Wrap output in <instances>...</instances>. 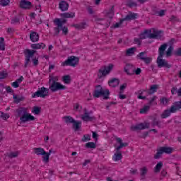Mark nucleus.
<instances>
[{
  "label": "nucleus",
  "instance_id": "nucleus-1",
  "mask_svg": "<svg viewBox=\"0 0 181 181\" xmlns=\"http://www.w3.org/2000/svg\"><path fill=\"white\" fill-rule=\"evenodd\" d=\"M168 49V44L164 43L160 46L158 48V57L157 58L156 63L158 64V67L160 69L162 67H165V69H170L172 67V65L168 62H166V59H163V56H165V52Z\"/></svg>",
  "mask_w": 181,
  "mask_h": 181
},
{
  "label": "nucleus",
  "instance_id": "nucleus-2",
  "mask_svg": "<svg viewBox=\"0 0 181 181\" xmlns=\"http://www.w3.org/2000/svg\"><path fill=\"white\" fill-rule=\"evenodd\" d=\"M95 88L93 92V97L95 98H100L101 95L103 96V100H108L110 98V90L103 88L101 85H97Z\"/></svg>",
  "mask_w": 181,
  "mask_h": 181
},
{
  "label": "nucleus",
  "instance_id": "nucleus-3",
  "mask_svg": "<svg viewBox=\"0 0 181 181\" xmlns=\"http://www.w3.org/2000/svg\"><path fill=\"white\" fill-rule=\"evenodd\" d=\"M112 69H114L113 64H109L108 66H104L98 70V78L100 79L103 77H105L107 74H110L111 71H112Z\"/></svg>",
  "mask_w": 181,
  "mask_h": 181
},
{
  "label": "nucleus",
  "instance_id": "nucleus-4",
  "mask_svg": "<svg viewBox=\"0 0 181 181\" xmlns=\"http://www.w3.org/2000/svg\"><path fill=\"white\" fill-rule=\"evenodd\" d=\"M78 62H80V59L78 57L71 56L68 57L67 59L62 63V66L63 67L66 66H70L71 67H76L78 64Z\"/></svg>",
  "mask_w": 181,
  "mask_h": 181
},
{
  "label": "nucleus",
  "instance_id": "nucleus-5",
  "mask_svg": "<svg viewBox=\"0 0 181 181\" xmlns=\"http://www.w3.org/2000/svg\"><path fill=\"white\" fill-rule=\"evenodd\" d=\"M54 23L57 25V27L54 28V36H59V35L60 34V28H62L64 23H67V20H61L60 18H55L54 20Z\"/></svg>",
  "mask_w": 181,
  "mask_h": 181
},
{
  "label": "nucleus",
  "instance_id": "nucleus-6",
  "mask_svg": "<svg viewBox=\"0 0 181 181\" xmlns=\"http://www.w3.org/2000/svg\"><path fill=\"white\" fill-rule=\"evenodd\" d=\"M49 95V88L45 87L39 88L37 91L32 95V98H36V97H40L41 98H45Z\"/></svg>",
  "mask_w": 181,
  "mask_h": 181
},
{
  "label": "nucleus",
  "instance_id": "nucleus-7",
  "mask_svg": "<svg viewBox=\"0 0 181 181\" xmlns=\"http://www.w3.org/2000/svg\"><path fill=\"white\" fill-rule=\"evenodd\" d=\"M36 50H30L28 49H26L24 51V54L25 56V62L24 64V67L25 69H26V67H28L29 63H30V58L33 57V56H35V53H36Z\"/></svg>",
  "mask_w": 181,
  "mask_h": 181
},
{
  "label": "nucleus",
  "instance_id": "nucleus-8",
  "mask_svg": "<svg viewBox=\"0 0 181 181\" xmlns=\"http://www.w3.org/2000/svg\"><path fill=\"white\" fill-rule=\"evenodd\" d=\"M49 90H51V91L52 93H56V91H59L60 90H66L67 88V87H66V86L62 85V83L57 82V83H52L51 84H49Z\"/></svg>",
  "mask_w": 181,
  "mask_h": 181
},
{
  "label": "nucleus",
  "instance_id": "nucleus-9",
  "mask_svg": "<svg viewBox=\"0 0 181 181\" xmlns=\"http://www.w3.org/2000/svg\"><path fill=\"white\" fill-rule=\"evenodd\" d=\"M136 59L144 62L145 64H151L152 62V57H146V52L139 53V54L136 55Z\"/></svg>",
  "mask_w": 181,
  "mask_h": 181
},
{
  "label": "nucleus",
  "instance_id": "nucleus-10",
  "mask_svg": "<svg viewBox=\"0 0 181 181\" xmlns=\"http://www.w3.org/2000/svg\"><path fill=\"white\" fill-rule=\"evenodd\" d=\"M176 108L175 106L172 105L170 110H165L161 115V118L165 119L168 118V117H170V114H175L176 112Z\"/></svg>",
  "mask_w": 181,
  "mask_h": 181
},
{
  "label": "nucleus",
  "instance_id": "nucleus-11",
  "mask_svg": "<svg viewBox=\"0 0 181 181\" xmlns=\"http://www.w3.org/2000/svg\"><path fill=\"white\" fill-rule=\"evenodd\" d=\"M20 121H21V122L23 123L28 122L29 121H35V117L30 115V113H28V112H26L25 115L20 117Z\"/></svg>",
  "mask_w": 181,
  "mask_h": 181
},
{
  "label": "nucleus",
  "instance_id": "nucleus-12",
  "mask_svg": "<svg viewBox=\"0 0 181 181\" xmlns=\"http://www.w3.org/2000/svg\"><path fill=\"white\" fill-rule=\"evenodd\" d=\"M132 131H139L141 129H148L149 128V123H140L136 126H132Z\"/></svg>",
  "mask_w": 181,
  "mask_h": 181
},
{
  "label": "nucleus",
  "instance_id": "nucleus-13",
  "mask_svg": "<svg viewBox=\"0 0 181 181\" xmlns=\"http://www.w3.org/2000/svg\"><path fill=\"white\" fill-rule=\"evenodd\" d=\"M83 111H84V114L81 117V119H83V121H86V122L95 121V117L94 116L90 117V115H88L86 108H85Z\"/></svg>",
  "mask_w": 181,
  "mask_h": 181
},
{
  "label": "nucleus",
  "instance_id": "nucleus-14",
  "mask_svg": "<svg viewBox=\"0 0 181 181\" xmlns=\"http://www.w3.org/2000/svg\"><path fill=\"white\" fill-rule=\"evenodd\" d=\"M20 8H21V9H30V8H32V2L28 0H21L20 2Z\"/></svg>",
  "mask_w": 181,
  "mask_h": 181
},
{
  "label": "nucleus",
  "instance_id": "nucleus-15",
  "mask_svg": "<svg viewBox=\"0 0 181 181\" xmlns=\"http://www.w3.org/2000/svg\"><path fill=\"white\" fill-rule=\"evenodd\" d=\"M161 33H163L162 30L153 31V33H150L148 35L149 39H160L162 37Z\"/></svg>",
  "mask_w": 181,
  "mask_h": 181
},
{
  "label": "nucleus",
  "instance_id": "nucleus-16",
  "mask_svg": "<svg viewBox=\"0 0 181 181\" xmlns=\"http://www.w3.org/2000/svg\"><path fill=\"white\" fill-rule=\"evenodd\" d=\"M116 141L117 144H119V146L115 148L116 152H119V150L122 149V148L128 146V143H123L122 139L119 137L116 138Z\"/></svg>",
  "mask_w": 181,
  "mask_h": 181
},
{
  "label": "nucleus",
  "instance_id": "nucleus-17",
  "mask_svg": "<svg viewBox=\"0 0 181 181\" xmlns=\"http://www.w3.org/2000/svg\"><path fill=\"white\" fill-rule=\"evenodd\" d=\"M138 18V13H132L129 12V14H127L125 18H123V21L125 22V21H135Z\"/></svg>",
  "mask_w": 181,
  "mask_h": 181
},
{
  "label": "nucleus",
  "instance_id": "nucleus-18",
  "mask_svg": "<svg viewBox=\"0 0 181 181\" xmlns=\"http://www.w3.org/2000/svg\"><path fill=\"white\" fill-rule=\"evenodd\" d=\"M27 112H28V110H26L25 107H21L18 109H16V118H19V117H23V115H25Z\"/></svg>",
  "mask_w": 181,
  "mask_h": 181
},
{
  "label": "nucleus",
  "instance_id": "nucleus-19",
  "mask_svg": "<svg viewBox=\"0 0 181 181\" xmlns=\"http://www.w3.org/2000/svg\"><path fill=\"white\" fill-rule=\"evenodd\" d=\"M108 84L110 87L115 88V87H118V86H119V79L117 78H113L108 81Z\"/></svg>",
  "mask_w": 181,
  "mask_h": 181
},
{
  "label": "nucleus",
  "instance_id": "nucleus-20",
  "mask_svg": "<svg viewBox=\"0 0 181 181\" xmlns=\"http://www.w3.org/2000/svg\"><path fill=\"white\" fill-rule=\"evenodd\" d=\"M59 9L62 12H66V11H69V3L66 1H61L59 2Z\"/></svg>",
  "mask_w": 181,
  "mask_h": 181
},
{
  "label": "nucleus",
  "instance_id": "nucleus-21",
  "mask_svg": "<svg viewBox=\"0 0 181 181\" xmlns=\"http://www.w3.org/2000/svg\"><path fill=\"white\" fill-rule=\"evenodd\" d=\"M72 124V128L75 132H77V131H80L81 129V121L75 120Z\"/></svg>",
  "mask_w": 181,
  "mask_h": 181
},
{
  "label": "nucleus",
  "instance_id": "nucleus-22",
  "mask_svg": "<svg viewBox=\"0 0 181 181\" xmlns=\"http://www.w3.org/2000/svg\"><path fill=\"white\" fill-rule=\"evenodd\" d=\"M39 34L36 32H32L30 34V39L31 40V42H33V43L36 42H39Z\"/></svg>",
  "mask_w": 181,
  "mask_h": 181
},
{
  "label": "nucleus",
  "instance_id": "nucleus-23",
  "mask_svg": "<svg viewBox=\"0 0 181 181\" xmlns=\"http://www.w3.org/2000/svg\"><path fill=\"white\" fill-rule=\"evenodd\" d=\"M45 47H46V45H45L43 42L31 45V48H33V50H37L39 49H45Z\"/></svg>",
  "mask_w": 181,
  "mask_h": 181
},
{
  "label": "nucleus",
  "instance_id": "nucleus-24",
  "mask_svg": "<svg viewBox=\"0 0 181 181\" xmlns=\"http://www.w3.org/2000/svg\"><path fill=\"white\" fill-rule=\"evenodd\" d=\"M122 159V153L121 151H116V153L114 154L112 157V160L115 162H118V160H121Z\"/></svg>",
  "mask_w": 181,
  "mask_h": 181
},
{
  "label": "nucleus",
  "instance_id": "nucleus-25",
  "mask_svg": "<svg viewBox=\"0 0 181 181\" xmlns=\"http://www.w3.org/2000/svg\"><path fill=\"white\" fill-rule=\"evenodd\" d=\"M51 153H54V151H53V149H49V152L47 153L45 156H42V161L45 162V163H49V158H50Z\"/></svg>",
  "mask_w": 181,
  "mask_h": 181
},
{
  "label": "nucleus",
  "instance_id": "nucleus-26",
  "mask_svg": "<svg viewBox=\"0 0 181 181\" xmlns=\"http://www.w3.org/2000/svg\"><path fill=\"white\" fill-rule=\"evenodd\" d=\"M71 26L73 28H76L78 30H81V29H86V26H87V23L86 22H83L78 24H73Z\"/></svg>",
  "mask_w": 181,
  "mask_h": 181
},
{
  "label": "nucleus",
  "instance_id": "nucleus-27",
  "mask_svg": "<svg viewBox=\"0 0 181 181\" xmlns=\"http://www.w3.org/2000/svg\"><path fill=\"white\" fill-rule=\"evenodd\" d=\"M34 153L46 156V152L45 151V149L42 148H34Z\"/></svg>",
  "mask_w": 181,
  "mask_h": 181
},
{
  "label": "nucleus",
  "instance_id": "nucleus-28",
  "mask_svg": "<svg viewBox=\"0 0 181 181\" xmlns=\"http://www.w3.org/2000/svg\"><path fill=\"white\" fill-rule=\"evenodd\" d=\"M61 18H73L74 16H76V13H62L60 14Z\"/></svg>",
  "mask_w": 181,
  "mask_h": 181
},
{
  "label": "nucleus",
  "instance_id": "nucleus-29",
  "mask_svg": "<svg viewBox=\"0 0 181 181\" xmlns=\"http://www.w3.org/2000/svg\"><path fill=\"white\" fill-rule=\"evenodd\" d=\"M13 98L14 100V103L16 104H19V103H21V101H23L25 100V97L23 96H18L15 94L13 95Z\"/></svg>",
  "mask_w": 181,
  "mask_h": 181
},
{
  "label": "nucleus",
  "instance_id": "nucleus-30",
  "mask_svg": "<svg viewBox=\"0 0 181 181\" xmlns=\"http://www.w3.org/2000/svg\"><path fill=\"white\" fill-rule=\"evenodd\" d=\"M163 167V162L160 161L158 162L156 167L154 168V172L156 173H159V172H160V170L162 169V168Z\"/></svg>",
  "mask_w": 181,
  "mask_h": 181
},
{
  "label": "nucleus",
  "instance_id": "nucleus-31",
  "mask_svg": "<svg viewBox=\"0 0 181 181\" xmlns=\"http://www.w3.org/2000/svg\"><path fill=\"white\" fill-rule=\"evenodd\" d=\"M163 153H172L173 152V148L163 146L160 147Z\"/></svg>",
  "mask_w": 181,
  "mask_h": 181
},
{
  "label": "nucleus",
  "instance_id": "nucleus-32",
  "mask_svg": "<svg viewBox=\"0 0 181 181\" xmlns=\"http://www.w3.org/2000/svg\"><path fill=\"white\" fill-rule=\"evenodd\" d=\"M135 50H136V47H135L127 49L126 50V56H132L133 54H135Z\"/></svg>",
  "mask_w": 181,
  "mask_h": 181
},
{
  "label": "nucleus",
  "instance_id": "nucleus-33",
  "mask_svg": "<svg viewBox=\"0 0 181 181\" xmlns=\"http://www.w3.org/2000/svg\"><path fill=\"white\" fill-rule=\"evenodd\" d=\"M64 119H65L66 124H74L76 121L71 116H64Z\"/></svg>",
  "mask_w": 181,
  "mask_h": 181
},
{
  "label": "nucleus",
  "instance_id": "nucleus-34",
  "mask_svg": "<svg viewBox=\"0 0 181 181\" xmlns=\"http://www.w3.org/2000/svg\"><path fill=\"white\" fill-rule=\"evenodd\" d=\"M85 148H86L87 149H95V148H97V146L94 142H88L85 144Z\"/></svg>",
  "mask_w": 181,
  "mask_h": 181
},
{
  "label": "nucleus",
  "instance_id": "nucleus-35",
  "mask_svg": "<svg viewBox=\"0 0 181 181\" xmlns=\"http://www.w3.org/2000/svg\"><path fill=\"white\" fill-rule=\"evenodd\" d=\"M158 85H152L150 87V89H149V91L148 92V94L149 95H151L153 94V93H156V91L158 90Z\"/></svg>",
  "mask_w": 181,
  "mask_h": 181
},
{
  "label": "nucleus",
  "instance_id": "nucleus-36",
  "mask_svg": "<svg viewBox=\"0 0 181 181\" xmlns=\"http://www.w3.org/2000/svg\"><path fill=\"white\" fill-rule=\"evenodd\" d=\"M62 80L65 84H70L71 83V76L70 75H65L63 76Z\"/></svg>",
  "mask_w": 181,
  "mask_h": 181
},
{
  "label": "nucleus",
  "instance_id": "nucleus-37",
  "mask_svg": "<svg viewBox=\"0 0 181 181\" xmlns=\"http://www.w3.org/2000/svg\"><path fill=\"white\" fill-rule=\"evenodd\" d=\"M59 77L58 76H49V84H52V83H58Z\"/></svg>",
  "mask_w": 181,
  "mask_h": 181
},
{
  "label": "nucleus",
  "instance_id": "nucleus-38",
  "mask_svg": "<svg viewBox=\"0 0 181 181\" xmlns=\"http://www.w3.org/2000/svg\"><path fill=\"white\" fill-rule=\"evenodd\" d=\"M42 110V107L34 106L32 110V112L35 114V115H39L40 114V110Z\"/></svg>",
  "mask_w": 181,
  "mask_h": 181
},
{
  "label": "nucleus",
  "instance_id": "nucleus-39",
  "mask_svg": "<svg viewBox=\"0 0 181 181\" xmlns=\"http://www.w3.org/2000/svg\"><path fill=\"white\" fill-rule=\"evenodd\" d=\"M160 103L161 105H168L169 104V99L166 97H163L160 98Z\"/></svg>",
  "mask_w": 181,
  "mask_h": 181
},
{
  "label": "nucleus",
  "instance_id": "nucleus-40",
  "mask_svg": "<svg viewBox=\"0 0 181 181\" xmlns=\"http://www.w3.org/2000/svg\"><path fill=\"white\" fill-rule=\"evenodd\" d=\"M148 33H149V31H148V30H145L144 32L139 35V39H141V40L144 39H146V37H148Z\"/></svg>",
  "mask_w": 181,
  "mask_h": 181
},
{
  "label": "nucleus",
  "instance_id": "nucleus-41",
  "mask_svg": "<svg viewBox=\"0 0 181 181\" xmlns=\"http://www.w3.org/2000/svg\"><path fill=\"white\" fill-rule=\"evenodd\" d=\"M173 52V46H170L167 51L165 52V57H170V56H172V53Z\"/></svg>",
  "mask_w": 181,
  "mask_h": 181
},
{
  "label": "nucleus",
  "instance_id": "nucleus-42",
  "mask_svg": "<svg viewBox=\"0 0 181 181\" xmlns=\"http://www.w3.org/2000/svg\"><path fill=\"white\" fill-rule=\"evenodd\" d=\"M106 16L109 18L110 20H107L108 24H107V28H110V25H111V19L114 18V14L107 13Z\"/></svg>",
  "mask_w": 181,
  "mask_h": 181
},
{
  "label": "nucleus",
  "instance_id": "nucleus-43",
  "mask_svg": "<svg viewBox=\"0 0 181 181\" xmlns=\"http://www.w3.org/2000/svg\"><path fill=\"white\" fill-rule=\"evenodd\" d=\"M163 153V151H162V148H160L159 150H158L156 153L154 155V159H159V158L162 156Z\"/></svg>",
  "mask_w": 181,
  "mask_h": 181
},
{
  "label": "nucleus",
  "instance_id": "nucleus-44",
  "mask_svg": "<svg viewBox=\"0 0 181 181\" xmlns=\"http://www.w3.org/2000/svg\"><path fill=\"white\" fill-rule=\"evenodd\" d=\"M127 6L129 8H134V7L138 6V4H136V2H135V1H134L132 0H129L127 2Z\"/></svg>",
  "mask_w": 181,
  "mask_h": 181
},
{
  "label": "nucleus",
  "instance_id": "nucleus-45",
  "mask_svg": "<svg viewBox=\"0 0 181 181\" xmlns=\"http://www.w3.org/2000/svg\"><path fill=\"white\" fill-rule=\"evenodd\" d=\"M173 106L175 107L177 111H179V110H181V100L175 102Z\"/></svg>",
  "mask_w": 181,
  "mask_h": 181
},
{
  "label": "nucleus",
  "instance_id": "nucleus-46",
  "mask_svg": "<svg viewBox=\"0 0 181 181\" xmlns=\"http://www.w3.org/2000/svg\"><path fill=\"white\" fill-rule=\"evenodd\" d=\"M141 170V176H142V177H144V176L146 175V173H148V168L146 167H143L142 168L140 169Z\"/></svg>",
  "mask_w": 181,
  "mask_h": 181
},
{
  "label": "nucleus",
  "instance_id": "nucleus-47",
  "mask_svg": "<svg viewBox=\"0 0 181 181\" xmlns=\"http://www.w3.org/2000/svg\"><path fill=\"white\" fill-rule=\"evenodd\" d=\"M124 21L123 18H121L119 23H116L111 28H114L115 29H117V28H121V25H122V23H124Z\"/></svg>",
  "mask_w": 181,
  "mask_h": 181
},
{
  "label": "nucleus",
  "instance_id": "nucleus-48",
  "mask_svg": "<svg viewBox=\"0 0 181 181\" xmlns=\"http://www.w3.org/2000/svg\"><path fill=\"white\" fill-rule=\"evenodd\" d=\"M18 156H19V153L18 151L11 152L8 155V158H10V159H12L13 158H18Z\"/></svg>",
  "mask_w": 181,
  "mask_h": 181
},
{
  "label": "nucleus",
  "instance_id": "nucleus-49",
  "mask_svg": "<svg viewBox=\"0 0 181 181\" xmlns=\"http://www.w3.org/2000/svg\"><path fill=\"white\" fill-rule=\"evenodd\" d=\"M81 141L82 142H87L88 141H91V136H90V134H84Z\"/></svg>",
  "mask_w": 181,
  "mask_h": 181
},
{
  "label": "nucleus",
  "instance_id": "nucleus-50",
  "mask_svg": "<svg viewBox=\"0 0 181 181\" xmlns=\"http://www.w3.org/2000/svg\"><path fill=\"white\" fill-rule=\"evenodd\" d=\"M151 108V107L146 105L144 106L143 108H141L140 110V114H146V112H148V111H149V109Z\"/></svg>",
  "mask_w": 181,
  "mask_h": 181
},
{
  "label": "nucleus",
  "instance_id": "nucleus-51",
  "mask_svg": "<svg viewBox=\"0 0 181 181\" xmlns=\"http://www.w3.org/2000/svg\"><path fill=\"white\" fill-rule=\"evenodd\" d=\"M5 39L2 37H0V50H5Z\"/></svg>",
  "mask_w": 181,
  "mask_h": 181
},
{
  "label": "nucleus",
  "instance_id": "nucleus-52",
  "mask_svg": "<svg viewBox=\"0 0 181 181\" xmlns=\"http://www.w3.org/2000/svg\"><path fill=\"white\" fill-rule=\"evenodd\" d=\"M144 91H146V90H139L138 91V97L137 98H139V100H146V96H142V94H144Z\"/></svg>",
  "mask_w": 181,
  "mask_h": 181
},
{
  "label": "nucleus",
  "instance_id": "nucleus-53",
  "mask_svg": "<svg viewBox=\"0 0 181 181\" xmlns=\"http://www.w3.org/2000/svg\"><path fill=\"white\" fill-rule=\"evenodd\" d=\"M59 30H62V33H64L66 35L69 34V28L66 26L59 27Z\"/></svg>",
  "mask_w": 181,
  "mask_h": 181
},
{
  "label": "nucleus",
  "instance_id": "nucleus-54",
  "mask_svg": "<svg viewBox=\"0 0 181 181\" xmlns=\"http://www.w3.org/2000/svg\"><path fill=\"white\" fill-rule=\"evenodd\" d=\"M152 125L153 127H160V121L153 119Z\"/></svg>",
  "mask_w": 181,
  "mask_h": 181
},
{
  "label": "nucleus",
  "instance_id": "nucleus-55",
  "mask_svg": "<svg viewBox=\"0 0 181 181\" xmlns=\"http://www.w3.org/2000/svg\"><path fill=\"white\" fill-rule=\"evenodd\" d=\"M9 0H0V4L2 6H6L9 5Z\"/></svg>",
  "mask_w": 181,
  "mask_h": 181
},
{
  "label": "nucleus",
  "instance_id": "nucleus-56",
  "mask_svg": "<svg viewBox=\"0 0 181 181\" xmlns=\"http://www.w3.org/2000/svg\"><path fill=\"white\" fill-rule=\"evenodd\" d=\"M170 22H180V19H179L177 17H176L175 16H172L170 18Z\"/></svg>",
  "mask_w": 181,
  "mask_h": 181
},
{
  "label": "nucleus",
  "instance_id": "nucleus-57",
  "mask_svg": "<svg viewBox=\"0 0 181 181\" xmlns=\"http://www.w3.org/2000/svg\"><path fill=\"white\" fill-rule=\"evenodd\" d=\"M8 77V74L4 71L0 72V79L2 80L4 78H6Z\"/></svg>",
  "mask_w": 181,
  "mask_h": 181
},
{
  "label": "nucleus",
  "instance_id": "nucleus-58",
  "mask_svg": "<svg viewBox=\"0 0 181 181\" xmlns=\"http://www.w3.org/2000/svg\"><path fill=\"white\" fill-rule=\"evenodd\" d=\"M81 110L83 108L81 106H80V104L78 103H75L74 104V111H78V110Z\"/></svg>",
  "mask_w": 181,
  "mask_h": 181
},
{
  "label": "nucleus",
  "instance_id": "nucleus-59",
  "mask_svg": "<svg viewBox=\"0 0 181 181\" xmlns=\"http://www.w3.org/2000/svg\"><path fill=\"white\" fill-rule=\"evenodd\" d=\"M179 90H177V88L173 87L171 89V94L173 95H175V94H178Z\"/></svg>",
  "mask_w": 181,
  "mask_h": 181
},
{
  "label": "nucleus",
  "instance_id": "nucleus-60",
  "mask_svg": "<svg viewBox=\"0 0 181 181\" xmlns=\"http://www.w3.org/2000/svg\"><path fill=\"white\" fill-rule=\"evenodd\" d=\"M1 117L4 119V121H6L8 118H9V115L6 113L1 112Z\"/></svg>",
  "mask_w": 181,
  "mask_h": 181
},
{
  "label": "nucleus",
  "instance_id": "nucleus-61",
  "mask_svg": "<svg viewBox=\"0 0 181 181\" xmlns=\"http://www.w3.org/2000/svg\"><path fill=\"white\" fill-rule=\"evenodd\" d=\"M19 22H21V20L17 17H15L11 20V23H13V25L19 23Z\"/></svg>",
  "mask_w": 181,
  "mask_h": 181
},
{
  "label": "nucleus",
  "instance_id": "nucleus-62",
  "mask_svg": "<svg viewBox=\"0 0 181 181\" xmlns=\"http://www.w3.org/2000/svg\"><path fill=\"white\" fill-rule=\"evenodd\" d=\"M122 93H124V91H119V98H120V100H125V98H127V95H122Z\"/></svg>",
  "mask_w": 181,
  "mask_h": 181
},
{
  "label": "nucleus",
  "instance_id": "nucleus-63",
  "mask_svg": "<svg viewBox=\"0 0 181 181\" xmlns=\"http://www.w3.org/2000/svg\"><path fill=\"white\" fill-rule=\"evenodd\" d=\"M92 137L93 139H95V141H98V134H97V132H93Z\"/></svg>",
  "mask_w": 181,
  "mask_h": 181
},
{
  "label": "nucleus",
  "instance_id": "nucleus-64",
  "mask_svg": "<svg viewBox=\"0 0 181 181\" xmlns=\"http://www.w3.org/2000/svg\"><path fill=\"white\" fill-rule=\"evenodd\" d=\"M175 56L180 57L181 56V47L178 48L177 50H176L174 53Z\"/></svg>",
  "mask_w": 181,
  "mask_h": 181
}]
</instances>
